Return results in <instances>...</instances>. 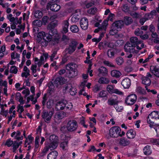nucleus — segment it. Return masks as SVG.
<instances>
[{
    "mask_svg": "<svg viewBox=\"0 0 159 159\" xmlns=\"http://www.w3.org/2000/svg\"><path fill=\"white\" fill-rule=\"evenodd\" d=\"M120 128L118 126L112 127L109 130V133L111 137L117 138L120 135Z\"/></svg>",
    "mask_w": 159,
    "mask_h": 159,
    "instance_id": "nucleus-2",
    "label": "nucleus"
},
{
    "mask_svg": "<svg viewBox=\"0 0 159 159\" xmlns=\"http://www.w3.org/2000/svg\"><path fill=\"white\" fill-rule=\"evenodd\" d=\"M68 142L67 141H65L62 142L61 143L60 146L62 149L64 150L66 149L65 148H66L68 146Z\"/></svg>",
    "mask_w": 159,
    "mask_h": 159,
    "instance_id": "nucleus-42",
    "label": "nucleus"
},
{
    "mask_svg": "<svg viewBox=\"0 0 159 159\" xmlns=\"http://www.w3.org/2000/svg\"><path fill=\"white\" fill-rule=\"evenodd\" d=\"M116 61L117 64L120 66L122 65L124 62L123 58L120 57L116 58Z\"/></svg>",
    "mask_w": 159,
    "mask_h": 159,
    "instance_id": "nucleus-37",
    "label": "nucleus"
},
{
    "mask_svg": "<svg viewBox=\"0 0 159 159\" xmlns=\"http://www.w3.org/2000/svg\"><path fill=\"white\" fill-rule=\"evenodd\" d=\"M111 74L113 77L119 78L121 75V73L119 70H113L111 71Z\"/></svg>",
    "mask_w": 159,
    "mask_h": 159,
    "instance_id": "nucleus-21",
    "label": "nucleus"
},
{
    "mask_svg": "<svg viewBox=\"0 0 159 159\" xmlns=\"http://www.w3.org/2000/svg\"><path fill=\"white\" fill-rule=\"evenodd\" d=\"M107 91L110 93H116L118 94L121 95L122 94V92L119 91L117 89H114L113 85H108L107 88Z\"/></svg>",
    "mask_w": 159,
    "mask_h": 159,
    "instance_id": "nucleus-10",
    "label": "nucleus"
},
{
    "mask_svg": "<svg viewBox=\"0 0 159 159\" xmlns=\"http://www.w3.org/2000/svg\"><path fill=\"white\" fill-rule=\"evenodd\" d=\"M132 18L129 16H125L124 17L123 22L127 25L131 24L133 22Z\"/></svg>",
    "mask_w": 159,
    "mask_h": 159,
    "instance_id": "nucleus-22",
    "label": "nucleus"
},
{
    "mask_svg": "<svg viewBox=\"0 0 159 159\" xmlns=\"http://www.w3.org/2000/svg\"><path fill=\"white\" fill-rule=\"evenodd\" d=\"M16 96L20 97V98L19 101L20 103L21 104H24L23 98L21 97V94L19 93H18L16 94Z\"/></svg>",
    "mask_w": 159,
    "mask_h": 159,
    "instance_id": "nucleus-53",
    "label": "nucleus"
},
{
    "mask_svg": "<svg viewBox=\"0 0 159 159\" xmlns=\"http://www.w3.org/2000/svg\"><path fill=\"white\" fill-rule=\"evenodd\" d=\"M53 114V112L52 111L48 112L47 111L44 110L42 112V117L45 122L49 123L51 120Z\"/></svg>",
    "mask_w": 159,
    "mask_h": 159,
    "instance_id": "nucleus-3",
    "label": "nucleus"
},
{
    "mask_svg": "<svg viewBox=\"0 0 159 159\" xmlns=\"http://www.w3.org/2000/svg\"><path fill=\"white\" fill-rule=\"evenodd\" d=\"M134 34L137 36H140L143 34V32L139 28H138L134 31Z\"/></svg>",
    "mask_w": 159,
    "mask_h": 159,
    "instance_id": "nucleus-43",
    "label": "nucleus"
},
{
    "mask_svg": "<svg viewBox=\"0 0 159 159\" xmlns=\"http://www.w3.org/2000/svg\"><path fill=\"white\" fill-rule=\"evenodd\" d=\"M34 25L39 27L40 26L42 25L41 21L39 20H36L33 22Z\"/></svg>",
    "mask_w": 159,
    "mask_h": 159,
    "instance_id": "nucleus-45",
    "label": "nucleus"
},
{
    "mask_svg": "<svg viewBox=\"0 0 159 159\" xmlns=\"http://www.w3.org/2000/svg\"><path fill=\"white\" fill-rule=\"evenodd\" d=\"M110 82L109 79L104 77L100 78L98 80V82L101 84H108Z\"/></svg>",
    "mask_w": 159,
    "mask_h": 159,
    "instance_id": "nucleus-29",
    "label": "nucleus"
},
{
    "mask_svg": "<svg viewBox=\"0 0 159 159\" xmlns=\"http://www.w3.org/2000/svg\"><path fill=\"white\" fill-rule=\"evenodd\" d=\"M78 73V72L77 70L75 68V69L69 72V74L70 75L69 76L71 77H74L77 75Z\"/></svg>",
    "mask_w": 159,
    "mask_h": 159,
    "instance_id": "nucleus-35",
    "label": "nucleus"
},
{
    "mask_svg": "<svg viewBox=\"0 0 159 159\" xmlns=\"http://www.w3.org/2000/svg\"><path fill=\"white\" fill-rule=\"evenodd\" d=\"M13 143V142L9 139H8L5 143V145H7L8 147H10Z\"/></svg>",
    "mask_w": 159,
    "mask_h": 159,
    "instance_id": "nucleus-51",
    "label": "nucleus"
},
{
    "mask_svg": "<svg viewBox=\"0 0 159 159\" xmlns=\"http://www.w3.org/2000/svg\"><path fill=\"white\" fill-rule=\"evenodd\" d=\"M122 10L124 12H127L129 11V7H128L127 4H125L123 6Z\"/></svg>",
    "mask_w": 159,
    "mask_h": 159,
    "instance_id": "nucleus-52",
    "label": "nucleus"
},
{
    "mask_svg": "<svg viewBox=\"0 0 159 159\" xmlns=\"http://www.w3.org/2000/svg\"><path fill=\"white\" fill-rule=\"evenodd\" d=\"M115 108L117 111L118 112H121L123 109V107L122 106H119L117 105H116Z\"/></svg>",
    "mask_w": 159,
    "mask_h": 159,
    "instance_id": "nucleus-58",
    "label": "nucleus"
},
{
    "mask_svg": "<svg viewBox=\"0 0 159 159\" xmlns=\"http://www.w3.org/2000/svg\"><path fill=\"white\" fill-rule=\"evenodd\" d=\"M77 127L76 121L74 120L69 121L67 124V130L70 132H73L75 130Z\"/></svg>",
    "mask_w": 159,
    "mask_h": 159,
    "instance_id": "nucleus-5",
    "label": "nucleus"
},
{
    "mask_svg": "<svg viewBox=\"0 0 159 159\" xmlns=\"http://www.w3.org/2000/svg\"><path fill=\"white\" fill-rule=\"evenodd\" d=\"M97 8L95 7L91 8L87 12L88 13L91 14L92 15H94L95 14L97 11Z\"/></svg>",
    "mask_w": 159,
    "mask_h": 159,
    "instance_id": "nucleus-46",
    "label": "nucleus"
},
{
    "mask_svg": "<svg viewBox=\"0 0 159 159\" xmlns=\"http://www.w3.org/2000/svg\"><path fill=\"white\" fill-rule=\"evenodd\" d=\"M66 114L65 112L63 111H61L59 112L56 114L55 115V117L58 120H60L66 116Z\"/></svg>",
    "mask_w": 159,
    "mask_h": 159,
    "instance_id": "nucleus-24",
    "label": "nucleus"
},
{
    "mask_svg": "<svg viewBox=\"0 0 159 159\" xmlns=\"http://www.w3.org/2000/svg\"><path fill=\"white\" fill-rule=\"evenodd\" d=\"M70 94L72 95H75L76 93V90L73 88L70 89Z\"/></svg>",
    "mask_w": 159,
    "mask_h": 159,
    "instance_id": "nucleus-64",
    "label": "nucleus"
},
{
    "mask_svg": "<svg viewBox=\"0 0 159 159\" xmlns=\"http://www.w3.org/2000/svg\"><path fill=\"white\" fill-rule=\"evenodd\" d=\"M126 135L128 138L132 139L135 137L136 133L133 130L131 129L127 132Z\"/></svg>",
    "mask_w": 159,
    "mask_h": 159,
    "instance_id": "nucleus-23",
    "label": "nucleus"
},
{
    "mask_svg": "<svg viewBox=\"0 0 159 159\" xmlns=\"http://www.w3.org/2000/svg\"><path fill=\"white\" fill-rule=\"evenodd\" d=\"M66 101L64 100L62 101H60L57 102L56 106V109L57 111L63 110L65 109L66 103Z\"/></svg>",
    "mask_w": 159,
    "mask_h": 159,
    "instance_id": "nucleus-13",
    "label": "nucleus"
},
{
    "mask_svg": "<svg viewBox=\"0 0 159 159\" xmlns=\"http://www.w3.org/2000/svg\"><path fill=\"white\" fill-rule=\"evenodd\" d=\"M147 121L150 127L154 125L159 126V111H154L152 112L148 116Z\"/></svg>",
    "mask_w": 159,
    "mask_h": 159,
    "instance_id": "nucleus-1",
    "label": "nucleus"
},
{
    "mask_svg": "<svg viewBox=\"0 0 159 159\" xmlns=\"http://www.w3.org/2000/svg\"><path fill=\"white\" fill-rule=\"evenodd\" d=\"M75 66H76V64L73 63H69L66 66V69L70 71L75 69Z\"/></svg>",
    "mask_w": 159,
    "mask_h": 159,
    "instance_id": "nucleus-27",
    "label": "nucleus"
},
{
    "mask_svg": "<svg viewBox=\"0 0 159 159\" xmlns=\"http://www.w3.org/2000/svg\"><path fill=\"white\" fill-rule=\"evenodd\" d=\"M129 13L130 14V16H132L134 18H138L140 17V15L136 12L130 11Z\"/></svg>",
    "mask_w": 159,
    "mask_h": 159,
    "instance_id": "nucleus-41",
    "label": "nucleus"
},
{
    "mask_svg": "<svg viewBox=\"0 0 159 159\" xmlns=\"http://www.w3.org/2000/svg\"><path fill=\"white\" fill-rule=\"evenodd\" d=\"M20 146V143L17 142V141H14L13 144V147L15 149H17Z\"/></svg>",
    "mask_w": 159,
    "mask_h": 159,
    "instance_id": "nucleus-57",
    "label": "nucleus"
},
{
    "mask_svg": "<svg viewBox=\"0 0 159 159\" xmlns=\"http://www.w3.org/2000/svg\"><path fill=\"white\" fill-rule=\"evenodd\" d=\"M46 36V34L44 32H39L37 35V37L39 40H41L42 39L44 40H46L45 37Z\"/></svg>",
    "mask_w": 159,
    "mask_h": 159,
    "instance_id": "nucleus-34",
    "label": "nucleus"
},
{
    "mask_svg": "<svg viewBox=\"0 0 159 159\" xmlns=\"http://www.w3.org/2000/svg\"><path fill=\"white\" fill-rule=\"evenodd\" d=\"M8 110H4L3 108V105H1V114L2 115L5 116L6 117L7 116L8 114Z\"/></svg>",
    "mask_w": 159,
    "mask_h": 159,
    "instance_id": "nucleus-49",
    "label": "nucleus"
},
{
    "mask_svg": "<svg viewBox=\"0 0 159 159\" xmlns=\"http://www.w3.org/2000/svg\"><path fill=\"white\" fill-rule=\"evenodd\" d=\"M98 75L99 77L106 76L108 74L107 69L103 66H101L98 69Z\"/></svg>",
    "mask_w": 159,
    "mask_h": 159,
    "instance_id": "nucleus-11",
    "label": "nucleus"
},
{
    "mask_svg": "<svg viewBox=\"0 0 159 159\" xmlns=\"http://www.w3.org/2000/svg\"><path fill=\"white\" fill-rule=\"evenodd\" d=\"M65 109V108L66 110H70L73 107V105L70 102H68L66 101V103Z\"/></svg>",
    "mask_w": 159,
    "mask_h": 159,
    "instance_id": "nucleus-44",
    "label": "nucleus"
},
{
    "mask_svg": "<svg viewBox=\"0 0 159 159\" xmlns=\"http://www.w3.org/2000/svg\"><path fill=\"white\" fill-rule=\"evenodd\" d=\"M117 143L120 145L126 146L129 144V142L123 138H121L116 140Z\"/></svg>",
    "mask_w": 159,
    "mask_h": 159,
    "instance_id": "nucleus-14",
    "label": "nucleus"
},
{
    "mask_svg": "<svg viewBox=\"0 0 159 159\" xmlns=\"http://www.w3.org/2000/svg\"><path fill=\"white\" fill-rule=\"evenodd\" d=\"M107 55L109 57H112L114 56V52L112 51L111 49H109L107 51Z\"/></svg>",
    "mask_w": 159,
    "mask_h": 159,
    "instance_id": "nucleus-50",
    "label": "nucleus"
},
{
    "mask_svg": "<svg viewBox=\"0 0 159 159\" xmlns=\"http://www.w3.org/2000/svg\"><path fill=\"white\" fill-rule=\"evenodd\" d=\"M143 151L144 154L146 155H149L152 153L150 146L149 145L146 146L143 148Z\"/></svg>",
    "mask_w": 159,
    "mask_h": 159,
    "instance_id": "nucleus-30",
    "label": "nucleus"
},
{
    "mask_svg": "<svg viewBox=\"0 0 159 159\" xmlns=\"http://www.w3.org/2000/svg\"><path fill=\"white\" fill-rule=\"evenodd\" d=\"M34 16L37 18H41L43 16L42 12L39 10L36 11L34 12Z\"/></svg>",
    "mask_w": 159,
    "mask_h": 159,
    "instance_id": "nucleus-38",
    "label": "nucleus"
},
{
    "mask_svg": "<svg viewBox=\"0 0 159 159\" xmlns=\"http://www.w3.org/2000/svg\"><path fill=\"white\" fill-rule=\"evenodd\" d=\"M70 30L72 32L74 33H76L79 31L78 27L75 25L71 26L70 27Z\"/></svg>",
    "mask_w": 159,
    "mask_h": 159,
    "instance_id": "nucleus-40",
    "label": "nucleus"
},
{
    "mask_svg": "<svg viewBox=\"0 0 159 159\" xmlns=\"http://www.w3.org/2000/svg\"><path fill=\"white\" fill-rule=\"evenodd\" d=\"M39 138L38 137H36L35 139V150L39 147Z\"/></svg>",
    "mask_w": 159,
    "mask_h": 159,
    "instance_id": "nucleus-55",
    "label": "nucleus"
},
{
    "mask_svg": "<svg viewBox=\"0 0 159 159\" xmlns=\"http://www.w3.org/2000/svg\"><path fill=\"white\" fill-rule=\"evenodd\" d=\"M58 145L57 143L50 142L45 147L43 150L42 152L43 153H46L48 151L49 149L52 150L56 149Z\"/></svg>",
    "mask_w": 159,
    "mask_h": 159,
    "instance_id": "nucleus-7",
    "label": "nucleus"
},
{
    "mask_svg": "<svg viewBox=\"0 0 159 159\" xmlns=\"http://www.w3.org/2000/svg\"><path fill=\"white\" fill-rule=\"evenodd\" d=\"M49 140L50 142L58 143V137L55 135H52L50 136Z\"/></svg>",
    "mask_w": 159,
    "mask_h": 159,
    "instance_id": "nucleus-33",
    "label": "nucleus"
},
{
    "mask_svg": "<svg viewBox=\"0 0 159 159\" xmlns=\"http://www.w3.org/2000/svg\"><path fill=\"white\" fill-rule=\"evenodd\" d=\"M116 29V28L112 25L111 30H110L109 33L110 34L113 35L116 34L118 32V30Z\"/></svg>",
    "mask_w": 159,
    "mask_h": 159,
    "instance_id": "nucleus-36",
    "label": "nucleus"
},
{
    "mask_svg": "<svg viewBox=\"0 0 159 159\" xmlns=\"http://www.w3.org/2000/svg\"><path fill=\"white\" fill-rule=\"evenodd\" d=\"M151 143H153L154 144L159 145V139H151Z\"/></svg>",
    "mask_w": 159,
    "mask_h": 159,
    "instance_id": "nucleus-56",
    "label": "nucleus"
},
{
    "mask_svg": "<svg viewBox=\"0 0 159 159\" xmlns=\"http://www.w3.org/2000/svg\"><path fill=\"white\" fill-rule=\"evenodd\" d=\"M17 69L15 66H13L11 67L10 72L11 73L16 74L17 72Z\"/></svg>",
    "mask_w": 159,
    "mask_h": 159,
    "instance_id": "nucleus-48",
    "label": "nucleus"
},
{
    "mask_svg": "<svg viewBox=\"0 0 159 159\" xmlns=\"http://www.w3.org/2000/svg\"><path fill=\"white\" fill-rule=\"evenodd\" d=\"M99 96L100 97H105L106 96V94L105 91H102L99 93Z\"/></svg>",
    "mask_w": 159,
    "mask_h": 159,
    "instance_id": "nucleus-62",
    "label": "nucleus"
},
{
    "mask_svg": "<svg viewBox=\"0 0 159 159\" xmlns=\"http://www.w3.org/2000/svg\"><path fill=\"white\" fill-rule=\"evenodd\" d=\"M151 72L156 76L159 77V68L157 66H151L150 67Z\"/></svg>",
    "mask_w": 159,
    "mask_h": 159,
    "instance_id": "nucleus-16",
    "label": "nucleus"
},
{
    "mask_svg": "<svg viewBox=\"0 0 159 159\" xmlns=\"http://www.w3.org/2000/svg\"><path fill=\"white\" fill-rule=\"evenodd\" d=\"M69 25V23L68 20H64L62 23L63 27H66L68 28Z\"/></svg>",
    "mask_w": 159,
    "mask_h": 159,
    "instance_id": "nucleus-59",
    "label": "nucleus"
},
{
    "mask_svg": "<svg viewBox=\"0 0 159 159\" xmlns=\"http://www.w3.org/2000/svg\"><path fill=\"white\" fill-rule=\"evenodd\" d=\"M49 30V35H52L53 36L55 34L57 33V30L55 29L50 30Z\"/></svg>",
    "mask_w": 159,
    "mask_h": 159,
    "instance_id": "nucleus-54",
    "label": "nucleus"
},
{
    "mask_svg": "<svg viewBox=\"0 0 159 159\" xmlns=\"http://www.w3.org/2000/svg\"><path fill=\"white\" fill-rule=\"evenodd\" d=\"M135 47L129 42H127L124 46V49L126 52H129L133 53H137V51L134 49Z\"/></svg>",
    "mask_w": 159,
    "mask_h": 159,
    "instance_id": "nucleus-8",
    "label": "nucleus"
},
{
    "mask_svg": "<svg viewBox=\"0 0 159 159\" xmlns=\"http://www.w3.org/2000/svg\"><path fill=\"white\" fill-rule=\"evenodd\" d=\"M61 8L60 5L55 3H53L50 2L47 5V8L48 10L49 8L52 11L54 12L58 11Z\"/></svg>",
    "mask_w": 159,
    "mask_h": 159,
    "instance_id": "nucleus-9",
    "label": "nucleus"
},
{
    "mask_svg": "<svg viewBox=\"0 0 159 159\" xmlns=\"http://www.w3.org/2000/svg\"><path fill=\"white\" fill-rule=\"evenodd\" d=\"M130 42L133 45L136 46V45H139L141 43V41L139 40L138 38L136 37H133L130 39Z\"/></svg>",
    "mask_w": 159,
    "mask_h": 159,
    "instance_id": "nucleus-17",
    "label": "nucleus"
},
{
    "mask_svg": "<svg viewBox=\"0 0 159 159\" xmlns=\"http://www.w3.org/2000/svg\"><path fill=\"white\" fill-rule=\"evenodd\" d=\"M64 78L60 76L57 78L55 80L54 83L58 84H64V81L63 80Z\"/></svg>",
    "mask_w": 159,
    "mask_h": 159,
    "instance_id": "nucleus-31",
    "label": "nucleus"
},
{
    "mask_svg": "<svg viewBox=\"0 0 159 159\" xmlns=\"http://www.w3.org/2000/svg\"><path fill=\"white\" fill-rule=\"evenodd\" d=\"M144 17H146V18L148 19H149L151 18H153V16H152L151 14H150V13H147L145 14L144 15Z\"/></svg>",
    "mask_w": 159,
    "mask_h": 159,
    "instance_id": "nucleus-63",
    "label": "nucleus"
},
{
    "mask_svg": "<svg viewBox=\"0 0 159 159\" xmlns=\"http://www.w3.org/2000/svg\"><path fill=\"white\" fill-rule=\"evenodd\" d=\"M37 67V66L36 63H35V64H32L31 67V70L32 71L33 75L34 77H36L38 75L36 74L37 71L36 70Z\"/></svg>",
    "mask_w": 159,
    "mask_h": 159,
    "instance_id": "nucleus-32",
    "label": "nucleus"
},
{
    "mask_svg": "<svg viewBox=\"0 0 159 159\" xmlns=\"http://www.w3.org/2000/svg\"><path fill=\"white\" fill-rule=\"evenodd\" d=\"M79 19L80 16L78 15L74 14L72 17L71 21L74 23H75L79 21Z\"/></svg>",
    "mask_w": 159,
    "mask_h": 159,
    "instance_id": "nucleus-39",
    "label": "nucleus"
},
{
    "mask_svg": "<svg viewBox=\"0 0 159 159\" xmlns=\"http://www.w3.org/2000/svg\"><path fill=\"white\" fill-rule=\"evenodd\" d=\"M118 103L119 101L117 100V97L115 98L111 97L109 98L107 101V103L110 106L116 105Z\"/></svg>",
    "mask_w": 159,
    "mask_h": 159,
    "instance_id": "nucleus-18",
    "label": "nucleus"
},
{
    "mask_svg": "<svg viewBox=\"0 0 159 159\" xmlns=\"http://www.w3.org/2000/svg\"><path fill=\"white\" fill-rule=\"evenodd\" d=\"M58 23L57 21L55 20L51 22L48 26V30L54 29L55 27L57 26Z\"/></svg>",
    "mask_w": 159,
    "mask_h": 159,
    "instance_id": "nucleus-26",
    "label": "nucleus"
},
{
    "mask_svg": "<svg viewBox=\"0 0 159 159\" xmlns=\"http://www.w3.org/2000/svg\"><path fill=\"white\" fill-rule=\"evenodd\" d=\"M108 21L107 20H104L101 25V26L98 27L99 29L101 30H104L106 31V27L108 25Z\"/></svg>",
    "mask_w": 159,
    "mask_h": 159,
    "instance_id": "nucleus-28",
    "label": "nucleus"
},
{
    "mask_svg": "<svg viewBox=\"0 0 159 159\" xmlns=\"http://www.w3.org/2000/svg\"><path fill=\"white\" fill-rule=\"evenodd\" d=\"M80 25L81 28L84 30H86L88 26V21L86 17H83L80 20Z\"/></svg>",
    "mask_w": 159,
    "mask_h": 159,
    "instance_id": "nucleus-12",
    "label": "nucleus"
},
{
    "mask_svg": "<svg viewBox=\"0 0 159 159\" xmlns=\"http://www.w3.org/2000/svg\"><path fill=\"white\" fill-rule=\"evenodd\" d=\"M142 79V84L147 86H149L150 85L151 81L149 78L143 76Z\"/></svg>",
    "mask_w": 159,
    "mask_h": 159,
    "instance_id": "nucleus-25",
    "label": "nucleus"
},
{
    "mask_svg": "<svg viewBox=\"0 0 159 159\" xmlns=\"http://www.w3.org/2000/svg\"><path fill=\"white\" fill-rule=\"evenodd\" d=\"M54 101L52 100H49L47 103V107L48 108H50L53 104Z\"/></svg>",
    "mask_w": 159,
    "mask_h": 159,
    "instance_id": "nucleus-47",
    "label": "nucleus"
},
{
    "mask_svg": "<svg viewBox=\"0 0 159 159\" xmlns=\"http://www.w3.org/2000/svg\"><path fill=\"white\" fill-rule=\"evenodd\" d=\"M58 152L57 151H52L48 155V159H56L58 156Z\"/></svg>",
    "mask_w": 159,
    "mask_h": 159,
    "instance_id": "nucleus-20",
    "label": "nucleus"
},
{
    "mask_svg": "<svg viewBox=\"0 0 159 159\" xmlns=\"http://www.w3.org/2000/svg\"><path fill=\"white\" fill-rule=\"evenodd\" d=\"M22 93L24 94H25V97H26L30 94V90L28 89H26L22 91Z\"/></svg>",
    "mask_w": 159,
    "mask_h": 159,
    "instance_id": "nucleus-61",
    "label": "nucleus"
},
{
    "mask_svg": "<svg viewBox=\"0 0 159 159\" xmlns=\"http://www.w3.org/2000/svg\"><path fill=\"white\" fill-rule=\"evenodd\" d=\"M148 20L146 18V17L144 16V17L140 19L139 20V22L142 25H143L144 23Z\"/></svg>",
    "mask_w": 159,
    "mask_h": 159,
    "instance_id": "nucleus-60",
    "label": "nucleus"
},
{
    "mask_svg": "<svg viewBox=\"0 0 159 159\" xmlns=\"http://www.w3.org/2000/svg\"><path fill=\"white\" fill-rule=\"evenodd\" d=\"M124 24L123 21L118 20L114 22L112 24V25L117 29H121L123 26Z\"/></svg>",
    "mask_w": 159,
    "mask_h": 159,
    "instance_id": "nucleus-19",
    "label": "nucleus"
},
{
    "mask_svg": "<svg viewBox=\"0 0 159 159\" xmlns=\"http://www.w3.org/2000/svg\"><path fill=\"white\" fill-rule=\"evenodd\" d=\"M121 84L125 89L129 88L131 85L130 80L128 78H125L122 80Z\"/></svg>",
    "mask_w": 159,
    "mask_h": 159,
    "instance_id": "nucleus-15",
    "label": "nucleus"
},
{
    "mask_svg": "<svg viewBox=\"0 0 159 159\" xmlns=\"http://www.w3.org/2000/svg\"><path fill=\"white\" fill-rule=\"evenodd\" d=\"M137 99L136 95L134 94H132L127 96L125 100V102L128 105H132L135 102Z\"/></svg>",
    "mask_w": 159,
    "mask_h": 159,
    "instance_id": "nucleus-6",
    "label": "nucleus"
},
{
    "mask_svg": "<svg viewBox=\"0 0 159 159\" xmlns=\"http://www.w3.org/2000/svg\"><path fill=\"white\" fill-rule=\"evenodd\" d=\"M77 44L78 43L76 41H72L70 43L69 47L65 49L66 53L71 54L75 51Z\"/></svg>",
    "mask_w": 159,
    "mask_h": 159,
    "instance_id": "nucleus-4",
    "label": "nucleus"
}]
</instances>
